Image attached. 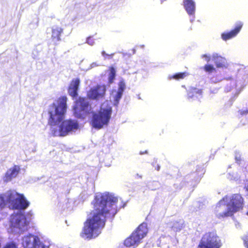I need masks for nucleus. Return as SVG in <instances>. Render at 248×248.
<instances>
[{"label":"nucleus","instance_id":"obj_4","mask_svg":"<svg viewBox=\"0 0 248 248\" xmlns=\"http://www.w3.org/2000/svg\"><path fill=\"white\" fill-rule=\"evenodd\" d=\"M112 113V108L107 101H105L97 113L93 114L92 126L97 129H101L104 125H107Z\"/></svg>","mask_w":248,"mask_h":248},{"label":"nucleus","instance_id":"obj_26","mask_svg":"<svg viewBox=\"0 0 248 248\" xmlns=\"http://www.w3.org/2000/svg\"><path fill=\"white\" fill-rule=\"evenodd\" d=\"M242 239L243 240L244 245V246L248 248V233L245 235L243 238Z\"/></svg>","mask_w":248,"mask_h":248},{"label":"nucleus","instance_id":"obj_7","mask_svg":"<svg viewBox=\"0 0 248 248\" xmlns=\"http://www.w3.org/2000/svg\"><path fill=\"white\" fill-rule=\"evenodd\" d=\"M91 108L89 102L85 98L80 97L76 101L74 108V113L78 117H81L82 115L89 113Z\"/></svg>","mask_w":248,"mask_h":248},{"label":"nucleus","instance_id":"obj_12","mask_svg":"<svg viewBox=\"0 0 248 248\" xmlns=\"http://www.w3.org/2000/svg\"><path fill=\"white\" fill-rule=\"evenodd\" d=\"M20 170V167L18 165H14L9 169L5 172L3 180L4 182L7 183L11 181L13 178H16Z\"/></svg>","mask_w":248,"mask_h":248},{"label":"nucleus","instance_id":"obj_10","mask_svg":"<svg viewBox=\"0 0 248 248\" xmlns=\"http://www.w3.org/2000/svg\"><path fill=\"white\" fill-rule=\"evenodd\" d=\"M11 222L15 227L20 229L27 225L26 218L23 214L20 213L13 215Z\"/></svg>","mask_w":248,"mask_h":248},{"label":"nucleus","instance_id":"obj_25","mask_svg":"<svg viewBox=\"0 0 248 248\" xmlns=\"http://www.w3.org/2000/svg\"><path fill=\"white\" fill-rule=\"evenodd\" d=\"M32 248H45L44 244L41 242L40 239L39 238V241L35 243Z\"/></svg>","mask_w":248,"mask_h":248},{"label":"nucleus","instance_id":"obj_18","mask_svg":"<svg viewBox=\"0 0 248 248\" xmlns=\"http://www.w3.org/2000/svg\"><path fill=\"white\" fill-rule=\"evenodd\" d=\"M214 62L217 68H223L226 67V62L225 58L220 56H214L213 57Z\"/></svg>","mask_w":248,"mask_h":248},{"label":"nucleus","instance_id":"obj_33","mask_svg":"<svg viewBox=\"0 0 248 248\" xmlns=\"http://www.w3.org/2000/svg\"><path fill=\"white\" fill-rule=\"evenodd\" d=\"M159 169H160V167H159V166H157V169H156V170H159Z\"/></svg>","mask_w":248,"mask_h":248},{"label":"nucleus","instance_id":"obj_21","mask_svg":"<svg viewBox=\"0 0 248 248\" xmlns=\"http://www.w3.org/2000/svg\"><path fill=\"white\" fill-rule=\"evenodd\" d=\"M2 248H18V244L14 241L7 242Z\"/></svg>","mask_w":248,"mask_h":248},{"label":"nucleus","instance_id":"obj_9","mask_svg":"<svg viewBox=\"0 0 248 248\" xmlns=\"http://www.w3.org/2000/svg\"><path fill=\"white\" fill-rule=\"evenodd\" d=\"M18 194L16 191L11 190H8L0 195V202L5 203V205L7 203H10L13 206Z\"/></svg>","mask_w":248,"mask_h":248},{"label":"nucleus","instance_id":"obj_30","mask_svg":"<svg viewBox=\"0 0 248 248\" xmlns=\"http://www.w3.org/2000/svg\"><path fill=\"white\" fill-rule=\"evenodd\" d=\"M5 205V203H4L2 202H0V211H1L2 210V209L4 207Z\"/></svg>","mask_w":248,"mask_h":248},{"label":"nucleus","instance_id":"obj_8","mask_svg":"<svg viewBox=\"0 0 248 248\" xmlns=\"http://www.w3.org/2000/svg\"><path fill=\"white\" fill-rule=\"evenodd\" d=\"M106 92L105 85H97L91 88L87 93V97L92 100H99L104 98Z\"/></svg>","mask_w":248,"mask_h":248},{"label":"nucleus","instance_id":"obj_34","mask_svg":"<svg viewBox=\"0 0 248 248\" xmlns=\"http://www.w3.org/2000/svg\"><path fill=\"white\" fill-rule=\"evenodd\" d=\"M247 215L248 216V211L247 212Z\"/></svg>","mask_w":248,"mask_h":248},{"label":"nucleus","instance_id":"obj_28","mask_svg":"<svg viewBox=\"0 0 248 248\" xmlns=\"http://www.w3.org/2000/svg\"><path fill=\"white\" fill-rule=\"evenodd\" d=\"M87 43L90 45H93L94 43V39L92 37H89L87 39Z\"/></svg>","mask_w":248,"mask_h":248},{"label":"nucleus","instance_id":"obj_23","mask_svg":"<svg viewBox=\"0 0 248 248\" xmlns=\"http://www.w3.org/2000/svg\"><path fill=\"white\" fill-rule=\"evenodd\" d=\"M201 93L202 91L201 90H198L197 91L196 89H193L191 90V91H189L188 93V98H190L193 97L195 94L197 93Z\"/></svg>","mask_w":248,"mask_h":248},{"label":"nucleus","instance_id":"obj_29","mask_svg":"<svg viewBox=\"0 0 248 248\" xmlns=\"http://www.w3.org/2000/svg\"><path fill=\"white\" fill-rule=\"evenodd\" d=\"M101 54H102V55L104 57H107V56H110L111 57H112V56H113V54H111V55H108V54H107L106 53V52H105V51H104V50L102 51Z\"/></svg>","mask_w":248,"mask_h":248},{"label":"nucleus","instance_id":"obj_22","mask_svg":"<svg viewBox=\"0 0 248 248\" xmlns=\"http://www.w3.org/2000/svg\"><path fill=\"white\" fill-rule=\"evenodd\" d=\"M204 70L208 73H211L213 72L216 71V69L214 68L213 65L211 64H206L203 67Z\"/></svg>","mask_w":248,"mask_h":248},{"label":"nucleus","instance_id":"obj_24","mask_svg":"<svg viewBox=\"0 0 248 248\" xmlns=\"http://www.w3.org/2000/svg\"><path fill=\"white\" fill-rule=\"evenodd\" d=\"M119 88H118V92H120L123 93L124 88H125V83L123 81H121L119 82Z\"/></svg>","mask_w":248,"mask_h":248},{"label":"nucleus","instance_id":"obj_11","mask_svg":"<svg viewBox=\"0 0 248 248\" xmlns=\"http://www.w3.org/2000/svg\"><path fill=\"white\" fill-rule=\"evenodd\" d=\"M243 25V24L241 22H237L234 29L228 32H223L221 34V38L224 41H227L234 37L241 30Z\"/></svg>","mask_w":248,"mask_h":248},{"label":"nucleus","instance_id":"obj_27","mask_svg":"<svg viewBox=\"0 0 248 248\" xmlns=\"http://www.w3.org/2000/svg\"><path fill=\"white\" fill-rule=\"evenodd\" d=\"M123 94V93L120 92H117V94L115 97V101L117 103H118L119 101V100L122 97Z\"/></svg>","mask_w":248,"mask_h":248},{"label":"nucleus","instance_id":"obj_32","mask_svg":"<svg viewBox=\"0 0 248 248\" xmlns=\"http://www.w3.org/2000/svg\"><path fill=\"white\" fill-rule=\"evenodd\" d=\"M244 188H245V190L247 192V193L248 194V181L247 183L245 186Z\"/></svg>","mask_w":248,"mask_h":248},{"label":"nucleus","instance_id":"obj_2","mask_svg":"<svg viewBox=\"0 0 248 248\" xmlns=\"http://www.w3.org/2000/svg\"><path fill=\"white\" fill-rule=\"evenodd\" d=\"M67 97L61 96L55 102L50 104L48 108L49 115L48 123L51 126L56 125L61 123L59 129L53 128L51 132L54 136L64 137L68 133L78 127V123L74 120H66L63 121L67 108Z\"/></svg>","mask_w":248,"mask_h":248},{"label":"nucleus","instance_id":"obj_16","mask_svg":"<svg viewBox=\"0 0 248 248\" xmlns=\"http://www.w3.org/2000/svg\"><path fill=\"white\" fill-rule=\"evenodd\" d=\"M184 6L189 15H194L195 12V4L193 0H184Z\"/></svg>","mask_w":248,"mask_h":248},{"label":"nucleus","instance_id":"obj_15","mask_svg":"<svg viewBox=\"0 0 248 248\" xmlns=\"http://www.w3.org/2000/svg\"><path fill=\"white\" fill-rule=\"evenodd\" d=\"M80 84V79L78 78L73 79L68 87V92L69 94L73 97L78 96V90Z\"/></svg>","mask_w":248,"mask_h":248},{"label":"nucleus","instance_id":"obj_14","mask_svg":"<svg viewBox=\"0 0 248 248\" xmlns=\"http://www.w3.org/2000/svg\"><path fill=\"white\" fill-rule=\"evenodd\" d=\"M39 241V237L37 236L30 234L25 236L22 239V245L24 248H32L34 244Z\"/></svg>","mask_w":248,"mask_h":248},{"label":"nucleus","instance_id":"obj_13","mask_svg":"<svg viewBox=\"0 0 248 248\" xmlns=\"http://www.w3.org/2000/svg\"><path fill=\"white\" fill-rule=\"evenodd\" d=\"M30 205L28 202L23 194H18L16 202L13 206V209L25 210L27 209Z\"/></svg>","mask_w":248,"mask_h":248},{"label":"nucleus","instance_id":"obj_31","mask_svg":"<svg viewBox=\"0 0 248 248\" xmlns=\"http://www.w3.org/2000/svg\"><path fill=\"white\" fill-rule=\"evenodd\" d=\"M203 57H205L206 58V60L207 62H209L210 60V58L209 57L207 56L206 54H204L202 55Z\"/></svg>","mask_w":248,"mask_h":248},{"label":"nucleus","instance_id":"obj_3","mask_svg":"<svg viewBox=\"0 0 248 248\" xmlns=\"http://www.w3.org/2000/svg\"><path fill=\"white\" fill-rule=\"evenodd\" d=\"M229 200L227 203L228 208L226 211L223 213L217 214L216 217L218 219L228 217L232 216L233 214L240 209H242L244 206V198L239 194H234L229 199L227 196L223 197L217 203L216 207V211L218 212L221 210L222 202H227Z\"/></svg>","mask_w":248,"mask_h":248},{"label":"nucleus","instance_id":"obj_1","mask_svg":"<svg viewBox=\"0 0 248 248\" xmlns=\"http://www.w3.org/2000/svg\"><path fill=\"white\" fill-rule=\"evenodd\" d=\"M117 198L109 193L96 196L92 202L93 209L84 222L80 236L87 240L97 237L105 226L107 218L117 213Z\"/></svg>","mask_w":248,"mask_h":248},{"label":"nucleus","instance_id":"obj_19","mask_svg":"<svg viewBox=\"0 0 248 248\" xmlns=\"http://www.w3.org/2000/svg\"><path fill=\"white\" fill-rule=\"evenodd\" d=\"M188 75V73L186 72H180L176 73L173 75L170 76L169 78L170 79H174L177 80L184 79Z\"/></svg>","mask_w":248,"mask_h":248},{"label":"nucleus","instance_id":"obj_17","mask_svg":"<svg viewBox=\"0 0 248 248\" xmlns=\"http://www.w3.org/2000/svg\"><path fill=\"white\" fill-rule=\"evenodd\" d=\"M63 32V29L60 27H55L52 30V39L54 41L61 40V35Z\"/></svg>","mask_w":248,"mask_h":248},{"label":"nucleus","instance_id":"obj_5","mask_svg":"<svg viewBox=\"0 0 248 248\" xmlns=\"http://www.w3.org/2000/svg\"><path fill=\"white\" fill-rule=\"evenodd\" d=\"M148 229L145 224H140L137 228L124 241L126 247H137L141 240L147 235Z\"/></svg>","mask_w":248,"mask_h":248},{"label":"nucleus","instance_id":"obj_6","mask_svg":"<svg viewBox=\"0 0 248 248\" xmlns=\"http://www.w3.org/2000/svg\"><path fill=\"white\" fill-rule=\"evenodd\" d=\"M222 243L217 233L205 232L202 237L197 248H220Z\"/></svg>","mask_w":248,"mask_h":248},{"label":"nucleus","instance_id":"obj_20","mask_svg":"<svg viewBox=\"0 0 248 248\" xmlns=\"http://www.w3.org/2000/svg\"><path fill=\"white\" fill-rule=\"evenodd\" d=\"M109 70L110 73L108 77V81L109 83H112L115 77L116 71L115 68L112 66L110 67Z\"/></svg>","mask_w":248,"mask_h":248}]
</instances>
